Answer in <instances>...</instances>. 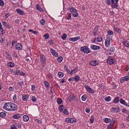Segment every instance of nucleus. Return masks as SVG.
<instances>
[{"instance_id": "obj_1", "label": "nucleus", "mask_w": 129, "mask_h": 129, "mask_svg": "<svg viewBox=\"0 0 129 129\" xmlns=\"http://www.w3.org/2000/svg\"><path fill=\"white\" fill-rule=\"evenodd\" d=\"M3 108L8 111H16L18 109V106L13 102H8L5 104Z\"/></svg>"}, {"instance_id": "obj_2", "label": "nucleus", "mask_w": 129, "mask_h": 129, "mask_svg": "<svg viewBox=\"0 0 129 129\" xmlns=\"http://www.w3.org/2000/svg\"><path fill=\"white\" fill-rule=\"evenodd\" d=\"M119 102L120 103H121V104L125 105V106H127V107H129V105L127 104V103L125 102V101L123 100V99H120L119 100V97H115L113 100V103H118Z\"/></svg>"}, {"instance_id": "obj_3", "label": "nucleus", "mask_w": 129, "mask_h": 129, "mask_svg": "<svg viewBox=\"0 0 129 129\" xmlns=\"http://www.w3.org/2000/svg\"><path fill=\"white\" fill-rule=\"evenodd\" d=\"M40 64L43 67H45V64L47 63V60L46 59V56L44 55V54H41L40 56Z\"/></svg>"}, {"instance_id": "obj_4", "label": "nucleus", "mask_w": 129, "mask_h": 129, "mask_svg": "<svg viewBox=\"0 0 129 129\" xmlns=\"http://www.w3.org/2000/svg\"><path fill=\"white\" fill-rule=\"evenodd\" d=\"M80 50L82 52H84V53H86V54H88L89 53H91V50L90 49L86 46H82L80 48Z\"/></svg>"}, {"instance_id": "obj_5", "label": "nucleus", "mask_w": 129, "mask_h": 129, "mask_svg": "<svg viewBox=\"0 0 129 129\" xmlns=\"http://www.w3.org/2000/svg\"><path fill=\"white\" fill-rule=\"evenodd\" d=\"M111 7L112 9H116L117 8V3H118V0H111Z\"/></svg>"}, {"instance_id": "obj_6", "label": "nucleus", "mask_w": 129, "mask_h": 129, "mask_svg": "<svg viewBox=\"0 0 129 129\" xmlns=\"http://www.w3.org/2000/svg\"><path fill=\"white\" fill-rule=\"evenodd\" d=\"M115 61V60L112 56H109L107 60V63L109 65H112Z\"/></svg>"}, {"instance_id": "obj_7", "label": "nucleus", "mask_w": 129, "mask_h": 129, "mask_svg": "<svg viewBox=\"0 0 129 129\" xmlns=\"http://www.w3.org/2000/svg\"><path fill=\"white\" fill-rule=\"evenodd\" d=\"M129 80V76L128 74H127V76H125L123 77H122L121 79H120L119 81L120 83H123L124 81L127 82Z\"/></svg>"}, {"instance_id": "obj_8", "label": "nucleus", "mask_w": 129, "mask_h": 129, "mask_svg": "<svg viewBox=\"0 0 129 129\" xmlns=\"http://www.w3.org/2000/svg\"><path fill=\"white\" fill-rule=\"evenodd\" d=\"M84 87L86 89V90L88 91L89 93H91V94H93V93H95V92H94V90L90 88L88 85H85Z\"/></svg>"}, {"instance_id": "obj_9", "label": "nucleus", "mask_w": 129, "mask_h": 129, "mask_svg": "<svg viewBox=\"0 0 129 129\" xmlns=\"http://www.w3.org/2000/svg\"><path fill=\"white\" fill-rule=\"evenodd\" d=\"M29 97H30V95L27 94H24L22 95V99L23 101L27 102L28 100H29Z\"/></svg>"}, {"instance_id": "obj_10", "label": "nucleus", "mask_w": 129, "mask_h": 129, "mask_svg": "<svg viewBox=\"0 0 129 129\" xmlns=\"http://www.w3.org/2000/svg\"><path fill=\"white\" fill-rule=\"evenodd\" d=\"M110 111L111 112L118 113V112L120 111V108H119V107L116 108L114 107L110 109Z\"/></svg>"}, {"instance_id": "obj_11", "label": "nucleus", "mask_w": 129, "mask_h": 129, "mask_svg": "<svg viewBox=\"0 0 129 129\" xmlns=\"http://www.w3.org/2000/svg\"><path fill=\"white\" fill-rule=\"evenodd\" d=\"M50 53H51L52 55L54 57H58L59 54H58V52H57V51L54 50V49L52 48H50Z\"/></svg>"}, {"instance_id": "obj_12", "label": "nucleus", "mask_w": 129, "mask_h": 129, "mask_svg": "<svg viewBox=\"0 0 129 129\" xmlns=\"http://www.w3.org/2000/svg\"><path fill=\"white\" fill-rule=\"evenodd\" d=\"M15 48L16 50H22L23 49V45L20 43H17L15 46Z\"/></svg>"}, {"instance_id": "obj_13", "label": "nucleus", "mask_w": 129, "mask_h": 129, "mask_svg": "<svg viewBox=\"0 0 129 129\" xmlns=\"http://www.w3.org/2000/svg\"><path fill=\"white\" fill-rule=\"evenodd\" d=\"M90 64L91 66H96L99 64V61L97 60H91L90 61Z\"/></svg>"}, {"instance_id": "obj_14", "label": "nucleus", "mask_w": 129, "mask_h": 129, "mask_svg": "<svg viewBox=\"0 0 129 129\" xmlns=\"http://www.w3.org/2000/svg\"><path fill=\"white\" fill-rule=\"evenodd\" d=\"M105 45L106 47L108 48L109 46H110V37H107L105 41Z\"/></svg>"}, {"instance_id": "obj_15", "label": "nucleus", "mask_w": 129, "mask_h": 129, "mask_svg": "<svg viewBox=\"0 0 129 129\" xmlns=\"http://www.w3.org/2000/svg\"><path fill=\"white\" fill-rule=\"evenodd\" d=\"M90 48H91V49H92V50H94L95 51H96L97 50H100V49H101L100 46L95 45L94 44L91 45Z\"/></svg>"}, {"instance_id": "obj_16", "label": "nucleus", "mask_w": 129, "mask_h": 129, "mask_svg": "<svg viewBox=\"0 0 129 129\" xmlns=\"http://www.w3.org/2000/svg\"><path fill=\"white\" fill-rule=\"evenodd\" d=\"M79 39H80V36H78L75 37H70L69 38V40L72 42H76V41H78Z\"/></svg>"}, {"instance_id": "obj_17", "label": "nucleus", "mask_w": 129, "mask_h": 129, "mask_svg": "<svg viewBox=\"0 0 129 129\" xmlns=\"http://www.w3.org/2000/svg\"><path fill=\"white\" fill-rule=\"evenodd\" d=\"M14 75H22V76H24V75H25V73H24L23 71L16 70L14 72Z\"/></svg>"}, {"instance_id": "obj_18", "label": "nucleus", "mask_w": 129, "mask_h": 129, "mask_svg": "<svg viewBox=\"0 0 129 129\" xmlns=\"http://www.w3.org/2000/svg\"><path fill=\"white\" fill-rule=\"evenodd\" d=\"M94 36H97L98 35V26H96L93 31Z\"/></svg>"}, {"instance_id": "obj_19", "label": "nucleus", "mask_w": 129, "mask_h": 129, "mask_svg": "<svg viewBox=\"0 0 129 129\" xmlns=\"http://www.w3.org/2000/svg\"><path fill=\"white\" fill-rule=\"evenodd\" d=\"M75 99V96H74L73 94H71L68 98V100L69 101H73Z\"/></svg>"}, {"instance_id": "obj_20", "label": "nucleus", "mask_w": 129, "mask_h": 129, "mask_svg": "<svg viewBox=\"0 0 129 129\" xmlns=\"http://www.w3.org/2000/svg\"><path fill=\"white\" fill-rule=\"evenodd\" d=\"M122 44L125 46L127 48H129V43L127 40L126 39H124L123 41H122Z\"/></svg>"}, {"instance_id": "obj_21", "label": "nucleus", "mask_w": 129, "mask_h": 129, "mask_svg": "<svg viewBox=\"0 0 129 129\" xmlns=\"http://www.w3.org/2000/svg\"><path fill=\"white\" fill-rule=\"evenodd\" d=\"M7 116V113L6 111H3L0 113V117L4 118Z\"/></svg>"}, {"instance_id": "obj_22", "label": "nucleus", "mask_w": 129, "mask_h": 129, "mask_svg": "<svg viewBox=\"0 0 129 129\" xmlns=\"http://www.w3.org/2000/svg\"><path fill=\"white\" fill-rule=\"evenodd\" d=\"M74 81H75V82H78V81H80V80H81V78H80V77H79V76L76 75L74 77Z\"/></svg>"}, {"instance_id": "obj_23", "label": "nucleus", "mask_w": 129, "mask_h": 129, "mask_svg": "<svg viewBox=\"0 0 129 129\" xmlns=\"http://www.w3.org/2000/svg\"><path fill=\"white\" fill-rule=\"evenodd\" d=\"M16 12L18 13L20 16H23L24 14V11H23L20 9H16Z\"/></svg>"}, {"instance_id": "obj_24", "label": "nucleus", "mask_w": 129, "mask_h": 129, "mask_svg": "<svg viewBox=\"0 0 129 129\" xmlns=\"http://www.w3.org/2000/svg\"><path fill=\"white\" fill-rule=\"evenodd\" d=\"M44 84L47 90H49V89L50 88V84L49 83V82L45 81L44 82Z\"/></svg>"}, {"instance_id": "obj_25", "label": "nucleus", "mask_w": 129, "mask_h": 129, "mask_svg": "<svg viewBox=\"0 0 129 129\" xmlns=\"http://www.w3.org/2000/svg\"><path fill=\"white\" fill-rule=\"evenodd\" d=\"M30 99L33 103L37 102V98L34 96H31Z\"/></svg>"}, {"instance_id": "obj_26", "label": "nucleus", "mask_w": 129, "mask_h": 129, "mask_svg": "<svg viewBox=\"0 0 129 129\" xmlns=\"http://www.w3.org/2000/svg\"><path fill=\"white\" fill-rule=\"evenodd\" d=\"M23 119L24 121H25V122H27V121H29L30 118L29 117V116H28V115H25L23 117Z\"/></svg>"}, {"instance_id": "obj_27", "label": "nucleus", "mask_w": 129, "mask_h": 129, "mask_svg": "<svg viewBox=\"0 0 129 129\" xmlns=\"http://www.w3.org/2000/svg\"><path fill=\"white\" fill-rule=\"evenodd\" d=\"M69 11H70L71 14H74L75 12H76L77 10L74 8V7H71L69 8Z\"/></svg>"}, {"instance_id": "obj_28", "label": "nucleus", "mask_w": 129, "mask_h": 129, "mask_svg": "<svg viewBox=\"0 0 129 129\" xmlns=\"http://www.w3.org/2000/svg\"><path fill=\"white\" fill-rule=\"evenodd\" d=\"M113 30L115 32H116V33H118V34H120V33H121V29H120V28H117L116 27H114Z\"/></svg>"}, {"instance_id": "obj_29", "label": "nucleus", "mask_w": 129, "mask_h": 129, "mask_svg": "<svg viewBox=\"0 0 129 129\" xmlns=\"http://www.w3.org/2000/svg\"><path fill=\"white\" fill-rule=\"evenodd\" d=\"M6 57L8 60H10V61L13 60V57H12V56H11V55H9L8 52H6Z\"/></svg>"}, {"instance_id": "obj_30", "label": "nucleus", "mask_w": 129, "mask_h": 129, "mask_svg": "<svg viewBox=\"0 0 129 129\" xmlns=\"http://www.w3.org/2000/svg\"><path fill=\"white\" fill-rule=\"evenodd\" d=\"M22 116V115L21 114L17 113L15 115H14L13 116V118H15L16 119H18V118H20Z\"/></svg>"}, {"instance_id": "obj_31", "label": "nucleus", "mask_w": 129, "mask_h": 129, "mask_svg": "<svg viewBox=\"0 0 129 129\" xmlns=\"http://www.w3.org/2000/svg\"><path fill=\"white\" fill-rule=\"evenodd\" d=\"M77 73V69H74L70 72V75H74V74H75Z\"/></svg>"}, {"instance_id": "obj_32", "label": "nucleus", "mask_w": 129, "mask_h": 129, "mask_svg": "<svg viewBox=\"0 0 129 129\" xmlns=\"http://www.w3.org/2000/svg\"><path fill=\"white\" fill-rule=\"evenodd\" d=\"M0 32H1L3 35L5 34V30H4V28H3V25H2V22H0Z\"/></svg>"}, {"instance_id": "obj_33", "label": "nucleus", "mask_w": 129, "mask_h": 129, "mask_svg": "<svg viewBox=\"0 0 129 129\" xmlns=\"http://www.w3.org/2000/svg\"><path fill=\"white\" fill-rule=\"evenodd\" d=\"M110 121H111V119H110V118H105L104 119V122H105V123H109Z\"/></svg>"}, {"instance_id": "obj_34", "label": "nucleus", "mask_w": 129, "mask_h": 129, "mask_svg": "<svg viewBox=\"0 0 129 129\" xmlns=\"http://www.w3.org/2000/svg\"><path fill=\"white\" fill-rule=\"evenodd\" d=\"M81 99L82 101H85V100L87 99V95L86 94L83 95L81 97Z\"/></svg>"}, {"instance_id": "obj_35", "label": "nucleus", "mask_w": 129, "mask_h": 129, "mask_svg": "<svg viewBox=\"0 0 129 129\" xmlns=\"http://www.w3.org/2000/svg\"><path fill=\"white\" fill-rule=\"evenodd\" d=\"M58 109H59L60 112H62V111H63V110H64V105H60L58 107Z\"/></svg>"}, {"instance_id": "obj_36", "label": "nucleus", "mask_w": 129, "mask_h": 129, "mask_svg": "<svg viewBox=\"0 0 129 129\" xmlns=\"http://www.w3.org/2000/svg\"><path fill=\"white\" fill-rule=\"evenodd\" d=\"M36 9H37V10L39 11V12H43L44 11V10H43V9H42V8H41V7H40V5L39 4H37L36 5Z\"/></svg>"}, {"instance_id": "obj_37", "label": "nucleus", "mask_w": 129, "mask_h": 129, "mask_svg": "<svg viewBox=\"0 0 129 129\" xmlns=\"http://www.w3.org/2000/svg\"><path fill=\"white\" fill-rule=\"evenodd\" d=\"M8 66H9V67H10L11 68L14 67L15 66V63H14V62H9L8 63Z\"/></svg>"}, {"instance_id": "obj_38", "label": "nucleus", "mask_w": 129, "mask_h": 129, "mask_svg": "<svg viewBox=\"0 0 129 129\" xmlns=\"http://www.w3.org/2000/svg\"><path fill=\"white\" fill-rule=\"evenodd\" d=\"M72 15L74 18H77V17L79 16V14H78V12H77V10L74 13H73Z\"/></svg>"}, {"instance_id": "obj_39", "label": "nucleus", "mask_w": 129, "mask_h": 129, "mask_svg": "<svg viewBox=\"0 0 129 129\" xmlns=\"http://www.w3.org/2000/svg\"><path fill=\"white\" fill-rule=\"evenodd\" d=\"M58 76L59 78H62L64 76V73L61 72H58Z\"/></svg>"}, {"instance_id": "obj_40", "label": "nucleus", "mask_w": 129, "mask_h": 129, "mask_svg": "<svg viewBox=\"0 0 129 129\" xmlns=\"http://www.w3.org/2000/svg\"><path fill=\"white\" fill-rule=\"evenodd\" d=\"M94 119H95V118H94V116L91 115L90 118V122H91V123H93V122H94Z\"/></svg>"}, {"instance_id": "obj_41", "label": "nucleus", "mask_w": 129, "mask_h": 129, "mask_svg": "<svg viewBox=\"0 0 129 129\" xmlns=\"http://www.w3.org/2000/svg\"><path fill=\"white\" fill-rule=\"evenodd\" d=\"M109 52H111V53H114V52H115V48H114L113 46L110 47Z\"/></svg>"}, {"instance_id": "obj_42", "label": "nucleus", "mask_w": 129, "mask_h": 129, "mask_svg": "<svg viewBox=\"0 0 129 129\" xmlns=\"http://www.w3.org/2000/svg\"><path fill=\"white\" fill-rule=\"evenodd\" d=\"M57 104H62L63 102V100H62V99L58 98L57 99Z\"/></svg>"}, {"instance_id": "obj_43", "label": "nucleus", "mask_w": 129, "mask_h": 129, "mask_svg": "<svg viewBox=\"0 0 129 129\" xmlns=\"http://www.w3.org/2000/svg\"><path fill=\"white\" fill-rule=\"evenodd\" d=\"M96 39H97V42H101V41H102L103 38H102V37H101V36H98V37L96 38Z\"/></svg>"}, {"instance_id": "obj_44", "label": "nucleus", "mask_w": 129, "mask_h": 129, "mask_svg": "<svg viewBox=\"0 0 129 129\" xmlns=\"http://www.w3.org/2000/svg\"><path fill=\"white\" fill-rule=\"evenodd\" d=\"M63 113L66 115H68V114H69V111H68V109H64L63 111Z\"/></svg>"}, {"instance_id": "obj_45", "label": "nucleus", "mask_w": 129, "mask_h": 129, "mask_svg": "<svg viewBox=\"0 0 129 129\" xmlns=\"http://www.w3.org/2000/svg\"><path fill=\"white\" fill-rule=\"evenodd\" d=\"M61 39H62L63 41L66 40V38H67V35L66 34H63L61 36Z\"/></svg>"}, {"instance_id": "obj_46", "label": "nucleus", "mask_w": 129, "mask_h": 129, "mask_svg": "<svg viewBox=\"0 0 129 129\" xmlns=\"http://www.w3.org/2000/svg\"><path fill=\"white\" fill-rule=\"evenodd\" d=\"M107 33L108 36H112L113 34V32L111 30H107Z\"/></svg>"}, {"instance_id": "obj_47", "label": "nucleus", "mask_w": 129, "mask_h": 129, "mask_svg": "<svg viewBox=\"0 0 129 129\" xmlns=\"http://www.w3.org/2000/svg\"><path fill=\"white\" fill-rule=\"evenodd\" d=\"M105 100L107 102H109V101H110V100H111V97H110V96H107L105 98Z\"/></svg>"}, {"instance_id": "obj_48", "label": "nucleus", "mask_w": 129, "mask_h": 129, "mask_svg": "<svg viewBox=\"0 0 129 129\" xmlns=\"http://www.w3.org/2000/svg\"><path fill=\"white\" fill-rule=\"evenodd\" d=\"M57 61L59 63H61L63 61V57L59 56L57 57Z\"/></svg>"}, {"instance_id": "obj_49", "label": "nucleus", "mask_w": 129, "mask_h": 129, "mask_svg": "<svg viewBox=\"0 0 129 129\" xmlns=\"http://www.w3.org/2000/svg\"><path fill=\"white\" fill-rule=\"evenodd\" d=\"M3 26H5L6 28H9V27H10V25L7 24V22H5V21H2V22Z\"/></svg>"}, {"instance_id": "obj_50", "label": "nucleus", "mask_w": 129, "mask_h": 129, "mask_svg": "<svg viewBox=\"0 0 129 129\" xmlns=\"http://www.w3.org/2000/svg\"><path fill=\"white\" fill-rule=\"evenodd\" d=\"M77 120L74 118H71V123H75V122H76Z\"/></svg>"}, {"instance_id": "obj_51", "label": "nucleus", "mask_w": 129, "mask_h": 129, "mask_svg": "<svg viewBox=\"0 0 129 129\" xmlns=\"http://www.w3.org/2000/svg\"><path fill=\"white\" fill-rule=\"evenodd\" d=\"M43 37L45 40H47V39H49V34L46 33L43 35Z\"/></svg>"}, {"instance_id": "obj_52", "label": "nucleus", "mask_w": 129, "mask_h": 129, "mask_svg": "<svg viewBox=\"0 0 129 129\" xmlns=\"http://www.w3.org/2000/svg\"><path fill=\"white\" fill-rule=\"evenodd\" d=\"M122 112H123V113H125V114H127V113H128V111L126 109H122Z\"/></svg>"}, {"instance_id": "obj_53", "label": "nucleus", "mask_w": 129, "mask_h": 129, "mask_svg": "<svg viewBox=\"0 0 129 129\" xmlns=\"http://www.w3.org/2000/svg\"><path fill=\"white\" fill-rule=\"evenodd\" d=\"M0 6L5 7V2L3 0H0Z\"/></svg>"}, {"instance_id": "obj_54", "label": "nucleus", "mask_w": 129, "mask_h": 129, "mask_svg": "<svg viewBox=\"0 0 129 129\" xmlns=\"http://www.w3.org/2000/svg\"><path fill=\"white\" fill-rule=\"evenodd\" d=\"M40 23L41 25L43 26V25H45V20L44 19H41L40 21Z\"/></svg>"}, {"instance_id": "obj_55", "label": "nucleus", "mask_w": 129, "mask_h": 129, "mask_svg": "<svg viewBox=\"0 0 129 129\" xmlns=\"http://www.w3.org/2000/svg\"><path fill=\"white\" fill-rule=\"evenodd\" d=\"M106 4H107V5H108L109 6H110L111 1H110V0H106L105 1Z\"/></svg>"}, {"instance_id": "obj_56", "label": "nucleus", "mask_w": 129, "mask_h": 129, "mask_svg": "<svg viewBox=\"0 0 129 129\" xmlns=\"http://www.w3.org/2000/svg\"><path fill=\"white\" fill-rule=\"evenodd\" d=\"M31 90H32V91H35V90H36V86H35V85L32 86Z\"/></svg>"}, {"instance_id": "obj_57", "label": "nucleus", "mask_w": 129, "mask_h": 129, "mask_svg": "<svg viewBox=\"0 0 129 129\" xmlns=\"http://www.w3.org/2000/svg\"><path fill=\"white\" fill-rule=\"evenodd\" d=\"M97 41L96 38L95 37L94 39H92L91 40L92 43H93L94 44H95V42Z\"/></svg>"}, {"instance_id": "obj_58", "label": "nucleus", "mask_w": 129, "mask_h": 129, "mask_svg": "<svg viewBox=\"0 0 129 129\" xmlns=\"http://www.w3.org/2000/svg\"><path fill=\"white\" fill-rule=\"evenodd\" d=\"M71 17H72L71 13H69L67 18V20H70V19H71Z\"/></svg>"}, {"instance_id": "obj_59", "label": "nucleus", "mask_w": 129, "mask_h": 129, "mask_svg": "<svg viewBox=\"0 0 129 129\" xmlns=\"http://www.w3.org/2000/svg\"><path fill=\"white\" fill-rule=\"evenodd\" d=\"M35 121H36V122H38V123H42V121L40 119H36Z\"/></svg>"}, {"instance_id": "obj_60", "label": "nucleus", "mask_w": 129, "mask_h": 129, "mask_svg": "<svg viewBox=\"0 0 129 129\" xmlns=\"http://www.w3.org/2000/svg\"><path fill=\"white\" fill-rule=\"evenodd\" d=\"M68 81H69L70 82H71V81H74V77L70 78L68 79Z\"/></svg>"}, {"instance_id": "obj_61", "label": "nucleus", "mask_w": 129, "mask_h": 129, "mask_svg": "<svg viewBox=\"0 0 129 129\" xmlns=\"http://www.w3.org/2000/svg\"><path fill=\"white\" fill-rule=\"evenodd\" d=\"M13 99L14 101H16V100H17V95L16 94H14V95L13 96Z\"/></svg>"}, {"instance_id": "obj_62", "label": "nucleus", "mask_w": 129, "mask_h": 129, "mask_svg": "<svg viewBox=\"0 0 129 129\" xmlns=\"http://www.w3.org/2000/svg\"><path fill=\"white\" fill-rule=\"evenodd\" d=\"M66 122H70L71 123V118H66Z\"/></svg>"}, {"instance_id": "obj_63", "label": "nucleus", "mask_w": 129, "mask_h": 129, "mask_svg": "<svg viewBox=\"0 0 129 129\" xmlns=\"http://www.w3.org/2000/svg\"><path fill=\"white\" fill-rule=\"evenodd\" d=\"M19 86H23L24 85V82H20L18 83Z\"/></svg>"}, {"instance_id": "obj_64", "label": "nucleus", "mask_w": 129, "mask_h": 129, "mask_svg": "<svg viewBox=\"0 0 129 129\" xmlns=\"http://www.w3.org/2000/svg\"><path fill=\"white\" fill-rule=\"evenodd\" d=\"M125 71H128L129 70V66H127L124 69Z\"/></svg>"}]
</instances>
